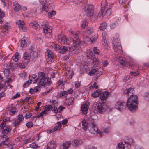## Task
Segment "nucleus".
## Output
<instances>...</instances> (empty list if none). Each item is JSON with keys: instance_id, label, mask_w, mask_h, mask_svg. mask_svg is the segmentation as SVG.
Listing matches in <instances>:
<instances>
[{"instance_id": "20e7f679", "label": "nucleus", "mask_w": 149, "mask_h": 149, "mask_svg": "<svg viewBox=\"0 0 149 149\" xmlns=\"http://www.w3.org/2000/svg\"><path fill=\"white\" fill-rule=\"evenodd\" d=\"M88 130L92 134H95L98 133L100 136H102L101 133L98 130L97 126L95 123H93L92 124H90L88 127Z\"/></svg>"}, {"instance_id": "e433bc0d", "label": "nucleus", "mask_w": 149, "mask_h": 149, "mask_svg": "<svg viewBox=\"0 0 149 149\" xmlns=\"http://www.w3.org/2000/svg\"><path fill=\"white\" fill-rule=\"evenodd\" d=\"M10 28V25L7 24H5L3 26V32L7 33L8 29Z\"/></svg>"}, {"instance_id": "6e6d98bb", "label": "nucleus", "mask_w": 149, "mask_h": 149, "mask_svg": "<svg viewBox=\"0 0 149 149\" xmlns=\"http://www.w3.org/2000/svg\"><path fill=\"white\" fill-rule=\"evenodd\" d=\"M52 107L51 105L46 106V107H45V109L44 111H45V113H46V112L49 111L51 109H52Z\"/></svg>"}, {"instance_id": "2f4dec72", "label": "nucleus", "mask_w": 149, "mask_h": 149, "mask_svg": "<svg viewBox=\"0 0 149 149\" xmlns=\"http://www.w3.org/2000/svg\"><path fill=\"white\" fill-rule=\"evenodd\" d=\"M92 63L94 67H97L99 64V60L96 58H93V59Z\"/></svg>"}, {"instance_id": "5701e85b", "label": "nucleus", "mask_w": 149, "mask_h": 149, "mask_svg": "<svg viewBox=\"0 0 149 149\" xmlns=\"http://www.w3.org/2000/svg\"><path fill=\"white\" fill-rule=\"evenodd\" d=\"M101 9L104 10L109 7V6L108 5L107 2L106 0H102L101 3Z\"/></svg>"}, {"instance_id": "b1692460", "label": "nucleus", "mask_w": 149, "mask_h": 149, "mask_svg": "<svg viewBox=\"0 0 149 149\" xmlns=\"http://www.w3.org/2000/svg\"><path fill=\"white\" fill-rule=\"evenodd\" d=\"M38 78L35 79L33 83H36L37 82L38 79H40L41 78L47 77L46 76L45 73L42 72H39L38 74Z\"/></svg>"}, {"instance_id": "3c124183", "label": "nucleus", "mask_w": 149, "mask_h": 149, "mask_svg": "<svg viewBox=\"0 0 149 149\" xmlns=\"http://www.w3.org/2000/svg\"><path fill=\"white\" fill-rule=\"evenodd\" d=\"M32 81L31 80H29L26 83L24 84L23 85V87L24 88H26L28 87L31 83Z\"/></svg>"}, {"instance_id": "412c9836", "label": "nucleus", "mask_w": 149, "mask_h": 149, "mask_svg": "<svg viewBox=\"0 0 149 149\" xmlns=\"http://www.w3.org/2000/svg\"><path fill=\"white\" fill-rule=\"evenodd\" d=\"M43 32L47 34H50L52 31V27L49 26H45L43 29Z\"/></svg>"}, {"instance_id": "c756f323", "label": "nucleus", "mask_w": 149, "mask_h": 149, "mask_svg": "<svg viewBox=\"0 0 149 149\" xmlns=\"http://www.w3.org/2000/svg\"><path fill=\"white\" fill-rule=\"evenodd\" d=\"M13 5L14 7V10L17 11H19L20 9L21 6L19 4L17 1H15L13 3Z\"/></svg>"}, {"instance_id": "603ef678", "label": "nucleus", "mask_w": 149, "mask_h": 149, "mask_svg": "<svg viewBox=\"0 0 149 149\" xmlns=\"http://www.w3.org/2000/svg\"><path fill=\"white\" fill-rule=\"evenodd\" d=\"M56 14V12L55 11L52 10V12H49L48 15L49 17H51L53 16L54 15Z\"/></svg>"}, {"instance_id": "69168bd1", "label": "nucleus", "mask_w": 149, "mask_h": 149, "mask_svg": "<svg viewBox=\"0 0 149 149\" xmlns=\"http://www.w3.org/2000/svg\"><path fill=\"white\" fill-rule=\"evenodd\" d=\"M52 110L55 113H57L58 112V109L57 108V107H52Z\"/></svg>"}, {"instance_id": "13d9d810", "label": "nucleus", "mask_w": 149, "mask_h": 149, "mask_svg": "<svg viewBox=\"0 0 149 149\" xmlns=\"http://www.w3.org/2000/svg\"><path fill=\"white\" fill-rule=\"evenodd\" d=\"M130 74L132 76H136L138 75L139 72L138 71L131 72Z\"/></svg>"}, {"instance_id": "393cba45", "label": "nucleus", "mask_w": 149, "mask_h": 149, "mask_svg": "<svg viewBox=\"0 0 149 149\" xmlns=\"http://www.w3.org/2000/svg\"><path fill=\"white\" fill-rule=\"evenodd\" d=\"M40 51L38 50L36 52L34 51H32L30 54V56L31 59H33L37 57L39 55Z\"/></svg>"}, {"instance_id": "58836bf2", "label": "nucleus", "mask_w": 149, "mask_h": 149, "mask_svg": "<svg viewBox=\"0 0 149 149\" xmlns=\"http://www.w3.org/2000/svg\"><path fill=\"white\" fill-rule=\"evenodd\" d=\"M82 141L81 140L75 139L73 141V145L74 146H77V145L81 144Z\"/></svg>"}, {"instance_id": "4c0bfd02", "label": "nucleus", "mask_w": 149, "mask_h": 149, "mask_svg": "<svg viewBox=\"0 0 149 149\" xmlns=\"http://www.w3.org/2000/svg\"><path fill=\"white\" fill-rule=\"evenodd\" d=\"M94 54L92 51L88 50L87 52V56L89 58H91L94 56Z\"/></svg>"}, {"instance_id": "cd10ccee", "label": "nucleus", "mask_w": 149, "mask_h": 149, "mask_svg": "<svg viewBox=\"0 0 149 149\" xmlns=\"http://www.w3.org/2000/svg\"><path fill=\"white\" fill-rule=\"evenodd\" d=\"M111 7L110 6L109 8L104 10V15L107 17L109 16L111 14Z\"/></svg>"}, {"instance_id": "4be33fe9", "label": "nucleus", "mask_w": 149, "mask_h": 149, "mask_svg": "<svg viewBox=\"0 0 149 149\" xmlns=\"http://www.w3.org/2000/svg\"><path fill=\"white\" fill-rule=\"evenodd\" d=\"M104 10L101 9V11L99 12L98 13H96L93 14V17L95 18H97L99 17L100 18L102 19L103 16H104Z\"/></svg>"}, {"instance_id": "c85d7f7f", "label": "nucleus", "mask_w": 149, "mask_h": 149, "mask_svg": "<svg viewBox=\"0 0 149 149\" xmlns=\"http://www.w3.org/2000/svg\"><path fill=\"white\" fill-rule=\"evenodd\" d=\"M71 145L70 142L69 141H66L64 143L61 147L63 149H68Z\"/></svg>"}, {"instance_id": "ea45409f", "label": "nucleus", "mask_w": 149, "mask_h": 149, "mask_svg": "<svg viewBox=\"0 0 149 149\" xmlns=\"http://www.w3.org/2000/svg\"><path fill=\"white\" fill-rule=\"evenodd\" d=\"M107 23L105 22H103L100 24V30L103 31L107 28Z\"/></svg>"}, {"instance_id": "a19ab883", "label": "nucleus", "mask_w": 149, "mask_h": 149, "mask_svg": "<svg viewBox=\"0 0 149 149\" xmlns=\"http://www.w3.org/2000/svg\"><path fill=\"white\" fill-rule=\"evenodd\" d=\"M87 123L86 122L85 120H84L82 122V128L85 131L88 128Z\"/></svg>"}, {"instance_id": "f03ea898", "label": "nucleus", "mask_w": 149, "mask_h": 149, "mask_svg": "<svg viewBox=\"0 0 149 149\" xmlns=\"http://www.w3.org/2000/svg\"><path fill=\"white\" fill-rule=\"evenodd\" d=\"M119 36L116 35V37L114 38L112 43L113 45V48L116 52H118V53L116 54V57L119 60L120 63L121 64L127 67L129 65V63L126 62L123 58L121 59L122 57L123 52L122 51V47L120 44V41L118 39Z\"/></svg>"}, {"instance_id": "9b49d317", "label": "nucleus", "mask_w": 149, "mask_h": 149, "mask_svg": "<svg viewBox=\"0 0 149 149\" xmlns=\"http://www.w3.org/2000/svg\"><path fill=\"white\" fill-rule=\"evenodd\" d=\"M24 119V118L22 115L21 114L18 115L17 119L15 120L13 123V126L15 127L18 126L23 121Z\"/></svg>"}, {"instance_id": "79ce46f5", "label": "nucleus", "mask_w": 149, "mask_h": 149, "mask_svg": "<svg viewBox=\"0 0 149 149\" xmlns=\"http://www.w3.org/2000/svg\"><path fill=\"white\" fill-rule=\"evenodd\" d=\"M98 38V35L97 34H96L93 36L91 38H90V40L91 42L92 43H94L96 41L97 38Z\"/></svg>"}, {"instance_id": "774afa93", "label": "nucleus", "mask_w": 149, "mask_h": 149, "mask_svg": "<svg viewBox=\"0 0 149 149\" xmlns=\"http://www.w3.org/2000/svg\"><path fill=\"white\" fill-rule=\"evenodd\" d=\"M49 102L50 103H52V104L54 105L57 103V102L56 100H50L49 101Z\"/></svg>"}, {"instance_id": "37998d69", "label": "nucleus", "mask_w": 149, "mask_h": 149, "mask_svg": "<svg viewBox=\"0 0 149 149\" xmlns=\"http://www.w3.org/2000/svg\"><path fill=\"white\" fill-rule=\"evenodd\" d=\"M124 142H122L118 143L117 147V149H125V143Z\"/></svg>"}, {"instance_id": "de8ad7c7", "label": "nucleus", "mask_w": 149, "mask_h": 149, "mask_svg": "<svg viewBox=\"0 0 149 149\" xmlns=\"http://www.w3.org/2000/svg\"><path fill=\"white\" fill-rule=\"evenodd\" d=\"M88 24V22H87L86 19H84L82 22V23L81 24V27L82 29L86 27Z\"/></svg>"}, {"instance_id": "aec40b11", "label": "nucleus", "mask_w": 149, "mask_h": 149, "mask_svg": "<svg viewBox=\"0 0 149 149\" xmlns=\"http://www.w3.org/2000/svg\"><path fill=\"white\" fill-rule=\"evenodd\" d=\"M56 148V145L54 141H51L48 143L47 145V149H55Z\"/></svg>"}, {"instance_id": "c03bdc74", "label": "nucleus", "mask_w": 149, "mask_h": 149, "mask_svg": "<svg viewBox=\"0 0 149 149\" xmlns=\"http://www.w3.org/2000/svg\"><path fill=\"white\" fill-rule=\"evenodd\" d=\"M57 124L58 125V126H55L54 128L53 129L54 132H55L58 130H60L61 127V123L60 122H58L57 123Z\"/></svg>"}, {"instance_id": "f704fd0d", "label": "nucleus", "mask_w": 149, "mask_h": 149, "mask_svg": "<svg viewBox=\"0 0 149 149\" xmlns=\"http://www.w3.org/2000/svg\"><path fill=\"white\" fill-rule=\"evenodd\" d=\"M102 44L103 47L106 49H108L109 47L108 41L104 39L102 41Z\"/></svg>"}, {"instance_id": "49530a36", "label": "nucleus", "mask_w": 149, "mask_h": 149, "mask_svg": "<svg viewBox=\"0 0 149 149\" xmlns=\"http://www.w3.org/2000/svg\"><path fill=\"white\" fill-rule=\"evenodd\" d=\"M14 66H15L16 67L17 66L20 68H24L25 67V66L24 63L22 62H20L19 64H17V63L13 64Z\"/></svg>"}, {"instance_id": "473e14b6", "label": "nucleus", "mask_w": 149, "mask_h": 149, "mask_svg": "<svg viewBox=\"0 0 149 149\" xmlns=\"http://www.w3.org/2000/svg\"><path fill=\"white\" fill-rule=\"evenodd\" d=\"M99 72V71L97 69H92L89 72V74L91 76L95 74H97Z\"/></svg>"}, {"instance_id": "423d86ee", "label": "nucleus", "mask_w": 149, "mask_h": 149, "mask_svg": "<svg viewBox=\"0 0 149 149\" xmlns=\"http://www.w3.org/2000/svg\"><path fill=\"white\" fill-rule=\"evenodd\" d=\"M138 103L135 102L127 101V106L130 110L132 112H134L138 108Z\"/></svg>"}, {"instance_id": "39448f33", "label": "nucleus", "mask_w": 149, "mask_h": 149, "mask_svg": "<svg viewBox=\"0 0 149 149\" xmlns=\"http://www.w3.org/2000/svg\"><path fill=\"white\" fill-rule=\"evenodd\" d=\"M84 10L87 16L89 17L93 16L94 6L92 5H86L84 8Z\"/></svg>"}, {"instance_id": "7ed1b4c3", "label": "nucleus", "mask_w": 149, "mask_h": 149, "mask_svg": "<svg viewBox=\"0 0 149 149\" xmlns=\"http://www.w3.org/2000/svg\"><path fill=\"white\" fill-rule=\"evenodd\" d=\"M106 107L105 103L102 102L99 103L98 105L94 109V113L98 114L103 113L105 111Z\"/></svg>"}, {"instance_id": "2eb2a0df", "label": "nucleus", "mask_w": 149, "mask_h": 149, "mask_svg": "<svg viewBox=\"0 0 149 149\" xmlns=\"http://www.w3.org/2000/svg\"><path fill=\"white\" fill-rule=\"evenodd\" d=\"M133 142V139L131 137H128L127 139H125L124 141V143L126 145L125 146H127L128 148H129L131 146V144H132Z\"/></svg>"}, {"instance_id": "72a5a7b5", "label": "nucleus", "mask_w": 149, "mask_h": 149, "mask_svg": "<svg viewBox=\"0 0 149 149\" xmlns=\"http://www.w3.org/2000/svg\"><path fill=\"white\" fill-rule=\"evenodd\" d=\"M134 91V89L131 88H129L128 89H126L124 92V94L128 95L129 93H132Z\"/></svg>"}, {"instance_id": "ddd939ff", "label": "nucleus", "mask_w": 149, "mask_h": 149, "mask_svg": "<svg viewBox=\"0 0 149 149\" xmlns=\"http://www.w3.org/2000/svg\"><path fill=\"white\" fill-rule=\"evenodd\" d=\"M16 24L18 25L20 29H22L23 31H25L26 27H25L24 21L18 20L17 21Z\"/></svg>"}, {"instance_id": "f3484780", "label": "nucleus", "mask_w": 149, "mask_h": 149, "mask_svg": "<svg viewBox=\"0 0 149 149\" xmlns=\"http://www.w3.org/2000/svg\"><path fill=\"white\" fill-rule=\"evenodd\" d=\"M29 40L27 38H23L21 42V46L22 47H25L29 44Z\"/></svg>"}, {"instance_id": "a18cd8bd", "label": "nucleus", "mask_w": 149, "mask_h": 149, "mask_svg": "<svg viewBox=\"0 0 149 149\" xmlns=\"http://www.w3.org/2000/svg\"><path fill=\"white\" fill-rule=\"evenodd\" d=\"M23 58L25 60H29L31 59L30 55H29L28 53L25 52L23 55Z\"/></svg>"}, {"instance_id": "a878e982", "label": "nucleus", "mask_w": 149, "mask_h": 149, "mask_svg": "<svg viewBox=\"0 0 149 149\" xmlns=\"http://www.w3.org/2000/svg\"><path fill=\"white\" fill-rule=\"evenodd\" d=\"M127 101H132V102H136L138 103V98L136 95H132L129 98Z\"/></svg>"}, {"instance_id": "5fc2aeb1", "label": "nucleus", "mask_w": 149, "mask_h": 149, "mask_svg": "<svg viewBox=\"0 0 149 149\" xmlns=\"http://www.w3.org/2000/svg\"><path fill=\"white\" fill-rule=\"evenodd\" d=\"M47 113H45V111H43L41 113H40L39 114L36 116H35V117H38L39 118L40 117H42L43 116L44 114Z\"/></svg>"}, {"instance_id": "0eeeda50", "label": "nucleus", "mask_w": 149, "mask_h": 149, "mask_svg": "<svg viewBox=\"0 0 149 149\" xmlns=\"http://www.w3.org/2000/svg\"><path fill=\"white\" fill-rule=\"evenodd\" d=\"M126 103L124 101H119L116 104L115 107L120 111H123L126 109Z\"/></svg>"}, {"instance_id": "4468645a", "label": "nucleus", "mask_w": 149, "mask_h": 149, "mask_svg": "<svg viewBox=\"0 0 149 149\" xmlns=\"http://www.w3.org/2000/svg\"><path fill=\"white\" fill-rule=\"evenodd\" d=\"M6 111H10L9 114L11 116H13L15 114V113L17 112V109L15 107H12L11 106H9L6 109Z\"/></svg>"}, {"instance_id": "e2e57ef3", "label": "nucleus", "mask_w": 149, "mask_h": 149, "mask_svg": "<svg viewBox=\"0 0 149 149\" xmlns=\"http://www.w3.org/2000/svg\"><path fill=\"white\" fill-rule=\"evenodd\" d=\"M67 94H68L67 92L66 91H64L61 93L60 95L61 96L65 97Z\"/></svg>"}, {"instance_id": "680f3d73", "label": "nucleus", "mask_w": 149, "mask_h": 149, "mask_svg": "<svg viewBox=\"0 0 149 149\" xmlns=\"http://www.w3.org/2000/svg\"><path fill=\"white\" fill-rule=\"evenodd\" d=\"M32 115L31 113L28 112L25 114L24 116V118L26 119H27L30 117Z\"/></svg>"}, {"instance_id": "f257e3e1", "label": "nucleus", "mask_w": 149, "mask_h": 149, "mask_svg": "<svg viewBox=\"0 0 149 149\" xmlns=\"http://www.w3.org/2000/svg\"><path fill=\"white\" fill-rule=\"evenodd\" d=\"M79 32H75L72 31L71 32V36L73 37V45L72 48L65 46H60L59 45L55 44L54 48L58 52L61 54L66 53L68 52L69 50L74 51L75 53H78L81 51L80 45L81 42L80 39L78 37L79 34Z\"/></svg>"}, {"instance_id": "c9c22d12", "label": "nucleus", "mask_w": 149, "mask_h": 149, "mask_svg": "<svg viewBox=\"0 0 149 149\" xmlns=\"http://www.w3.org/2000/svg\"><path fill=\"white\" fill-rule=\"evenodd\" d=\"M100 93V90L98 89L93 92L92 95L93 97H96L99 96Z\"/></svg>"}, {"instance_id": "1a4fd4ad", "label": "nucleus", "mask_w": 149, "mask_h": 149, "mask_svg": "<svg viewBox=\"0 0 149 149\" xmlns=\"http://www.w3.org/2000/svg\"><path fill=\"white\" fill-rule=\"evenodd\" d=\"M45 55L46 60L49 63L52 62L54 61V54L51 50H47L45 53Z\"/></svg>"}, {"instance_id": "052dcab7", "label": "nucleus", "mask_w": 149, "mask_h": 149, "mask_svg": "<svg viewBox=\"0 0 149 149\" xmlns=\"http://www.w3.org/2000/svg\"><path fill=\"white\" fill-rule=\"evenodd\" d=\"M27 127L29 128L32 127L33 125V123L31 122H28L26 124Z\"/></svg>"}, {"instance_id": "a211bd4d", "label": "nucleus", "mask_w": 149, "mask_h": 149, "mask_svg": "<svg viewBox=\"0 0 149 149\" xmlns=\"http://www.w3.org/2000/svg\"><path fill=\"white\" fill-rule=\"evenodd\" d=\"M58 41L59 42L64 44L67 43V39L65 36H59L58 37Z\"/></svg>"}, {"instance_id": "0e129e2a", "label": "nucleus", "mask_w": 149, "mask_h": 149, "mask_svg": "<svg viewBox=\"0 0 149 149\" xmlns=\"http://www.w3.org/2000/svg\"><path fill=\"white\" fill-rule=\"evenodd\" d=\"M81 85L80 82L78 81L75 82V86L77 88H78Z\"/></svg>"}, {"instance_id": "338daca9", "label": "nucleus", "mask_w": 149, "mask_h": 149, "mask_svg": "<svg viewBox=\"0 0 149 149\" xmlns=\"http://www.w3.org/2000/svg\"><path fill=\"white\" fill-rule=\"evenodd\" d=\"M40 2L42 5H43L47 3V0H40Z\"/></svg>"}, {"instance_id": "9d476101", "label": "nucleus", "mask_w": 149, "mask_h": 149, "mask_svg": "<svg viewBox=\"0 0 149 149\" xmlns=\"http://www.w3.org/2000/svg\"><path fill=\"white\" fill-rule=\"evenodd\" d=\"M90 105L88 102H86L85 103L81 105V111L84 114H86L87 111Z\"/></svg>"}, {"instance_id": "bf43d9fd", "label": "nucleus", "mask_w": 149, "mask_h": 149, "mask_svg": "<svg viewBox=\"0 0 149 149\" xmlns=\"http://www.w3.org/2000/svg\"><path fill=\"white\" fill-rule=\"evenodd\" d=\"M93 32V29L90 27H88L87 28V33L88 34H91Z\"/></svg>"}, {"instance_id": "8fccbe9b", "label": "nucleus", "mask_w": 149, "mask_h": 149, "mask_svg": "<svg viewBox=\"0 0 149 149\" xmlns=\"http://www.w3.org/2000/svg\"><path fill=\"white\" fill-rule=\"evenodd\" d=\"M1 139L2 141H8L9 138L6 135H3L1 136Z\"/></svg>"}, {"instance_id": "6ab92c4d", "label": "nucleus", "mask_w": 149, "mask_h": 149, "mask_svg": "<svg viewBox=\"0 0 149 149\" xmlns=\"http://www.w3.org/2000/svg\"><path fill=\"white\" fill-rule=\"evenodd\" d=\"M30 26L33 29L37 30H39L40 29V26L38 22L36 21H34L30 23Z\"/></svg>"}, {"instance_id": "6e6552de", "label": "nucleus", "mask_w": 149, "mask_h": 149, "mask_svg": "<svg viewBox=\"0 0 149 149\" xmlns=\"http://www.w3.org/2000/svg\"><path fill=\"white\" fill-rule=\"evenodd\" d=\"M7 64H4L3 65V68L5 69L4 71V74L6 76H8L10 73V70L9 69H10L12 71L14 70L16 67L15 66H14L13 64L10 63L8 65V68L6 69L5 67L6 66Z\"/></svg>"}, {"instance_id": "864d4df0", "label": "nucleus", "mask_w": 149, "mask_h": 149, "mask_svg": "<svg viewBox=\"0 0 149 149\" xmlns=\"http://www.w3.org/2000/svg\"><path fill=\"white\" fill-rule=\"evenodd\" d=\"M6 122L3 120L1 123L0 125L1 128V129H4V127H8V126H6Z\"/></svg>"}, {"instance_id": "dca6fc26", "label": "nucleus", "mask_w": 149, "mask_h": 149, "mask_svg": "<svg viewBox=\"0 0 149 149\" xmlns=\"http://www.w3.org/2000/svg\"><path fill=\"white\" fill-rule=\"evenodd\" d=\"M110 94V93L109 92H104L101 94L100 97V99L102 101L105 100Z\"/></svg>"}, {"instance_id": "4d7b16f0", "label": "nucleus", "mask_w": 149, "mask_h": 149, "mask_svg": "<svg viewBox=\"0 0 149 149\" xmlns=\"http://www.w3.org/2000/svg\"><path fill=\"white\" fill-rule=\"evenodd\" d=\"M93 50L94 52V53L97 54H98L99 53L100 51L99 49H97V47H95L93 49Z\"/></svg>"}, {"instance_id": "09e8293b", "label": "nucleus", "mask_w": 149, "mask_h": 149, "mask_svg": "<svg viewBox=\"0 0 149 149\" xmlns=\"http://www.w3.org/2000/svg\"><path fill=\"white\" fill-rule=\"evenodd\" d=\"M3 130V131L2 133L4 134V135H6L9 132V129L8 127H4Z\"/></svg>"}, {"instance_id": "bb28decb", "label": "nucleus", "mask_w": 149, "mask_h": 149, "mask_svg": "<svg viewBox=\"0 0 149 149\" xmlns=\"http://www.w3.org/2000/svg\"><path fill=\"white\" fill-rule=\"evenodd\" d=\"M10 144L9 143L8 141H2V142L0 143V146L3 147L4 148H7L9 147Z\"/></svg>"}, {"instance_id": "f8f14e48", "label": "nucleus", "mask_w": 149, "mask_h": 149, "mask_svg": "<svg viewBox=\"0 0 149 149\" xmlns=\"http://www.w3.org/2000/svg\"><path fill=\"white\" fill-rule=\"evenodd\" d=\"M40 80L39 82V85L41 86L49 85L50 84V81L49 78L47 77L40 79Z\"/></svg>"}, {"instance_id": "7c9ffc66", "label": "nucleus", "mask_w": 149, "mask_h": 149, "mask_svg": "<svg viewBox=\"0 0 149 149\" xmlns=\"http://www.w3.org/2000/svg\"><path fill=\"white\" fill-rule=\"evenodd\" d=\"M74 98L73 97H70L65 101V103L68 106L71 105L73 103Z\"/></svg>"}]
</instances>
